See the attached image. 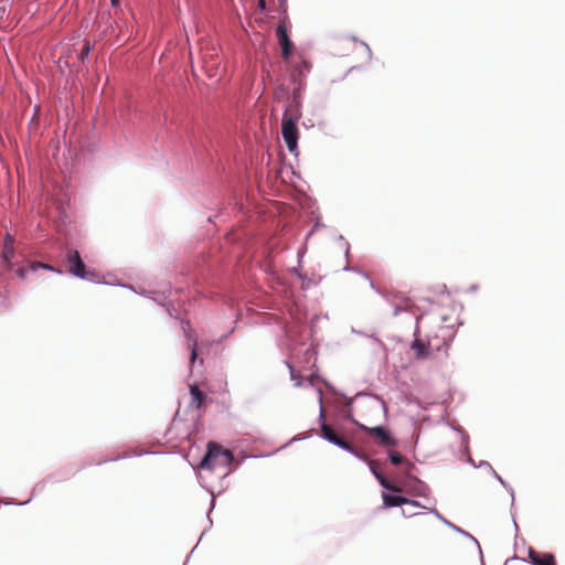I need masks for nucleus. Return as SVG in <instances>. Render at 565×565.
<instances>
[{
	"instance_id": "a211bd4d",
	"label": "nucleus",
	"mask_w": 565,
	"mask_h": 565,
	"mask_svg": "<svg viewBox=\"0 0 565 565\" xmlns=\"http://www.w3.org/2000/svg\"><path fill=\"white\" fill-rule=\"evenodd\" d=\"M190 348H191L190 362H191V364H193L195 362V360H196V356H198L196 340L195 339L192 340V343L190 344Z\"/></svg>"
},
{
	"instance_id": "20e7f679",
	"label": "nucleus",
	"mask_w": 565,
	"mask_h": 565,
	"mask_svg": "<svg viewBox=\"0 0 565 565\" xmlns=\"http://www.w3.org/2000/svg\"><path fill=\"white\" fill-rule=\"evenodd\" d=\"M301 118L300 86L294 89L291 98L286 105L282 120L298 121Z\"/></svg>"
},
{
	"instance_id": "5701e85b",
	"label": "nucleus",
	"mask_w": 565,
	"mask_h": 565,
	"mask_svg": "<svg viewBox=\"0 0 565 565\" xmlns=\"http://www.w3.org/2000/svg\"><path fill=\"white\" fill-rule=\"evenodd\" d=\"M258 6L260 9H265V0H259Z\"/></svg>"
},
{
	"instance_id": "dca6fc26",
	"label": "nucleus",
	"mask_w": 565,
	"mask_h": 565,
	"mask_svg": "<svg viewBox=\"0 0 565 565\" xmlns=\"http://www.w3.org/2000/svg\"><path fill=\"white\" fill-rule=\"evenodd\" d=\"M39 268L47 269V270H51V271L55 270V268L53 266L49 265V264H44V263H41V262H31L30 263L29 269L31 271H35Z\"/></svg>"
},
{
	"instance_id": "6e6552de",
	"label": "nucleus",
	"mask_w": 565,
	"mask_h": 565,
	"mask_svg": "<svg viewBox=\"0 0 565 565\" xmlns=\"http://www.w3.org/2000/svg\"><path fill=\"white\" fill-rule=\"evenodd\" d=\"M529 558L532 565H557L552 553L539 552L532 547L529 548Z\"/></svg>"
},
{
	"instance_id": "f8f14e48",
	"label": "nucleus",
	"mask_w": 565,
	"mask_h": 565,
	"mask_svg": "<svg viewBox=\"0 0 565 565\" xmlns=\"http://www.w3.org/2000/svg\"><path fill=\"white\" fill-rule=\"evenodd\" d=\"M310 70V63L307 62V61H301L300 63H298L292 73H291V78L292 81L297 82V81H300V78L302 76L306 75V73H308ZM301 86V82L298 83V86Z\"/></svg>"
},
{
	"instance_id": "4be33fe9",
	"label": "nucleus",
	"mask_w": 565,
	"mask_h": 565,
	"mask_svg": "<svg viewBox=\"0 0 565 565\" xmlns=\"http://www.w3.org/2000/svg\"><path fill=\"white\" fill-rule=\"evenodd\" d=\"M401 302L405 303V306L407 307L411 302V300L407 298V297H401Z\"/></svg>"
},
{
	"instance_id": "6ab92c4d",
	"label": "nucleus",
	"mask_w": 565,
	"mask_h": 565,
	"mask_svg": "<svg viewBox=\"0 0 565 565\" xmlns=\"http://www.w3.org/2000/svg\"><path fill=\"white\" fill-rule=\"evenodd\" d=\"M90 52L89 43H85L81 50V58L84 60Z\"/></svg>"
},
{
	"instance_id": "7ed1b4c3",
	"label": "nucleus",
	"mask_w": 565,
	"mask_h": 565,
	"mask_svg": "<svg viewBox=\"0 0 565 565\" xmlns=\"http://www.w3.org/2000/svg\"><path fill=\"white\" fill-rule=\"evenodd\" d=\"M455 337L452 328L448 326H439L434 334L428 335L427 347L431 352L443 351L448 353L449 344Z\"/></svg>"
},
{
	"instance_id": "423d86ee",
	"label": "nucleus",
	"mask_w": 565,
	"mask_h": 565,
	"mask_svg": "<svg viewBox=\"0 0 565 565\" xmlns=\"http://www.w3.org/2000/svg\"><path fill=\"white\" fill-rule=\"evenodd\" d=\"M321 436L329 440L330 443L350 451V452H353L355 454V449L352 445H350L349 443H347L342 437H340L333 429L331 426H329L328 424L326 423H322L321 425Z\"/></svg>"
},
{
	"instance_id": "f257e3e1",
	"label": "nucleus",
	"mask_w": 565,
	"mask_h": 565,
	"mask_svg": "<svg viewBox=\"0 0 565 565\" xmlns=\"http://www.w3.org/2000/svg\"><path fill=\"white\" fill-rule=\"evenodd\" d=\"M234 456L231 450L223 449L221 446L210 443L207 446V452L201 461L200 467L207 470L222 469L224 473H227Z\"/></svg>"
},
{
	"instance_id": "f03ea898",
	"label": "nucleus",
	"mask_w": 565,
	"mask_h": 565,
	"mask_svg": "<svg viewBox=\"0 0 565 565\" xmlns=\"http://www.w3.org/2000/svg\"><path fill=\"white\" fill-rule=\"evenodd\" d=\"M67 262V271L78 278L87 279V280H97L99 275L95 270H87L86 266L79 255V253L75 249H70L66 255Z\"/></svg>"
},
{
	"instance_id": "2eb2a0df",
	"label": "nucleus",
	"mask_w": 565,
	"mask_h": 565,
	"mask_svg": "<svg viewBox=\"0 0 565 565\" xmlns=\"http://www.w3.org/2000/svg\"><path fill=\"white\" fill-rule=\"evenodd\" d=\"M413 349L416 351L417 356L425 358L431 353V351L428 349L427 343L415 340L413 343Z\"/></svg>"
},
{
	"instance_id": "aec40b11",
	"label": "nucleus",
	"mask_w": 565,
	"mask_h": 565,
	"mask_svg": "<svg viewBox=\"0 0 565 565\" xmlns=\"http://www.w3.org/2000/svg\"><path fill=\"white\" fill-rule=\"evenodd\" d=\"M17 275L21 278V279H25L26 278V274H28V268H24V267H19L17 270H15Z\"/></svg>"
},
{
	"instance_id": "0eeeda50",
	"label": "nucleus",
	"mask_w": 565,
	"mask_h": 565,
	"mask_svg": "<svg viewBox=\"0 0 565 565\" xmlns=\"http://www.w3.org/2000/svg\"><path fill=\"white\" fill-rule=\"evenodd\" d=\"M279 45L281 47V55L285 60H288L292 53V42L287 33L285 23H279L276 30Z\"/></svg>"
},
{
	"instance_id": "1a4fd4ad",
	"label": "nucleus",
	"mask_w": 565,
	"mask_h": 565,
	"mask_svg": "<svg viewBox=\"0 0 565 565\" xmlns=\"http://www.w3.org/2000/svg\"><path fill=\"white\" fill-rule=\"evenodd\" d=\"M371 436L379 439V444L386 447L396 446V440L390 435V433L381 426L372 427L367 429Z\"/></svg>"
},
{
	"instance_id": "b1692460",
	"label": "nucleus",
	"mask_w": 565,
	"mask_h": 565,
	"mask_svg": "<svg viewBox=\"0 0 565 565\" xmlns=\"http://www.w3.org/2000/svg\"><path fill=\"white\" fill-rule=\"evenodd\" d=\"M289 367H290L291 377L295 379V370L292 366H289Z\"/></svg>"
},
{
	"instance_id": "9b49d317",
	"label": "nucleus",
	"mask_w": 565,
	"mask_h": 565,
	"mask_svg": "<svg viewBox=\"0 0 565 565\" xmlns=\"http://www.w3.org/2000/svg\"><path fill=\"white\" fill-rule=\"evenodd\" d=\"M369 465H370L371 471L374 473V476L376 477V479L379 480V482L381 483L382 487H384L385 489L391 490L393 492L402 491V489L399 487H396V486L390 483L388 480L381 472H379L376 461L370 460Z\"/></svg>"
},
{
	"instance_id": "4468645a",
	"label": "nucleus",
	"mask_w": 565,
	"mask_h": 565,
	"mask_svg": "<svg viewBox=\"0 0 565 565\" xmlns=\"http://www.w3.org/2000/svg\"><path fill=\"white\" fill-rule=\"evenodd\" d=\"M1 256H2L4 268L7 270H12L13 269L12 259L14 257V246L3 245L2 255Z\"/></svg>"
},
{
	"instance_id": "9d476101",
	"label": "nucleus",
	"mask_w": 565,
	"mask_h": 565,
	"mask_svg": "<svg viewBox=\"0 0 565 565\" xmlns=\"http://www.w3.org/2000/svg\"><path fill=\"white\" fill-rule=\"evenodd\" d=\"M191 402L190 406L200 409L206 402V395L198 387V385H190Z\"/></svg>"
},
{
	"instance_id": "39448f33",
	"label": "nucleus",
	"mask_w": 565,
	"mask_h": 565,
	"mask_svg": "<svg viewBox=\"0 0 565 565\" xmlns=\"http://www.w3.org/2000/svg\"><path fill=\"white\" fill-rule=\"evenodd\" d=\"M281 134L286 146L290 152L297 150L298 147V128L297 122L289 120H281Z\"/></svg>"
},
{
	"instance_id": "f3484780",
	"label": "nucleus",
	"mask_w": 565,
	"mask_h": 565,
	"mask_svg": "<svg viewBox=\"0 0 565 565\" xmlns=\"http://www.w3.org/2000/svg\"><path fill=\"white\" fill-rule=\"evenodd\" d=\"M390 459L391 462L395 466L402 465L406 461L405 457L402 456L399 452L392 451L390 452Z\"/></svg>"
},
{
	"instance_id": "393cba45",
	"label": "nucleus",
	"mask_w": 565,
	"mask_h": 565,
	"mask_svg": "<svg viewBox=\"0 0 565 565\" xmlns=\"http://www.w3.org/2000/svg\"><path fill=\"white\" fill-rule=\"evenodd\" d=\"M407 467H408V470H411L413 468V465L407 462ZM409 473V471H407Z\"/></svg>"
},
{
	"instance_id": "412c9836",
	"label": "nucleus",
	"mask_w": 565,
	"mask_h": 565,
	"mask_svg": "<svg viewBox=\"0 0 565 565\" xmlns=\"http://www.w3.org/2000/svg\"><path fill=\"white\" fill-rule=\"evenodd\" d=\"M13 244H14V238L10 234H7L3 245L13 246Z\"/></svg>"
},
{
	"instance_id": "ddd939ff",
	"label": "nucleus",
	"mask_w": 565,
	"mask_h": 565,
	"mask_svg": "<svg viewBox=\"0 0 565 565\" xmlns=\"http://www.w3.org/2000/svg\"><path fill=\"white\" fill-rule=\"evenodd\" d=\"M383 501L386 507H399L411 502V500L405 497L392 495L387 493H383Z\"/></svg>"
},
{
	"instance_id": "a878e982",
	"label": "nucleus",
	"mask_w": 565,
	"mask_h": 565,
	"mask_svg": "<svg viewBox=\"0 0 565 565\" xmlns=\"http://www.w3.org/2000/svg\"><path fill=\"white\" fill-rule=\"evenodd\" d=\"M118 0H111V3L113 4H116Z\"/></svg>"
}]
</instances>
